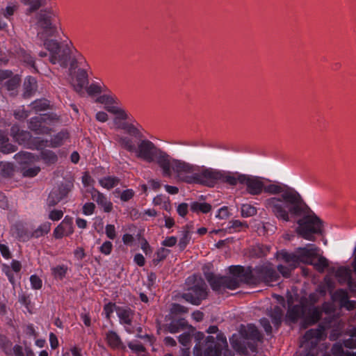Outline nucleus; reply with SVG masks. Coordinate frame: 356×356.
Wrapping results in <instances>:
<instances>
[{"label":"nucleus","instance_id":"f257e3e1","mask_svg":"<svg viewBox=\"0 0 356 356\" xmlns=\"http://www.w3.org/2000/svg\"><path fill=\"white\" fill-rule=\"evenodd\" d=\"M264 178L243 174L241 184L245 186L247 193L251 195H259L265 192L273 196L264 200L266 209L278 220L289 222V215H301L307 209L300 193L293 188L281 182L274 181L265 184Z\"/></svg>","mask_w":356,"mask_h":356},{"label":"nucleus","instance_id":"f03ea898","mask_svg":"<svg viewBox=\"0 0 356 356\" xmlns=\"http://www.w3.org/2000/svg\"><path fill=\"white\" fill-rule=\"evenodd\" d=\"M229 273L232 276H219L212 273L204 274L211 289L215 291H221L225 289L234 290L238 288L241 282L259 284H270L278 282L280 275L270 263L255 266L254 268H245L242 266H231Z\"/></svg>","mask_w":356,"mask_h":356},{"label":"nucleus","instance_id":"7ed1b4c3","mask_svg":"<svg viewBox=\"0 0 356 356\" xmlns=\"http://www.w3.org/2000/svg\"><path fill=\"white\" fill-rule=\"evenodd\" d=\"M136 156L147 163L155 162L161 169L163 177L171 178L179 161L158 147L148 139L138 141L135 151Z\"/></svg>","mask_w":356,"mask_h":356},{"label":"nucleus","instance_id":"20e7f679","mask_svg":"<svg viewBox=\"0 0 356 356\" xmlns=\"http://www.w3.org/2000/svg\"><path fill=\"white\" fill-rule=\"evenodd\" d=\"M220 170L202 168L196 165L179 161L173 177L179 181L186 184H198L208 187H214L219 184Z\"/></svg>","mask_w":356,"mask_h":356},{"label":"nucleus","instance_id":"39448f33","mask_svg":"<svg viewBox=\"0 0 356 356\" xmlns=\"http://www.w3.org/2000/svg\"><path fill=\"white\" fill-rule=\"evenodd\" d=\"M43 47L48 51H41L38 53L40 58H47L51 64L59 65L63 68H67L70 60V49L67 45L62 47L60 43L54 39H45Z\"/></svg>","mask_w":356,"mask_h":356},{"label":"nucleus","instance_id":"423d86ee","mask_svg":"<svg viewBox=\"0 0 356 356\" xmlns=\"http://www.w3.org/2000/svg\"><path fill=\"white\" fill-rule=\"evenodd\" d=\"M304 203H305L303 201ZM307 206L305 211L299 216L289 215L291 218L301 217L298 220L299 234L305 239L314 241V234H322V221Z\"/></svg>","mask_w":356,"mask_h":356},{"label":"nucleus","instance_id":"0eeeda50","mask_svg":"<svg viewBox=\"0 0 356 356\" xmlns=\"http://www.w3.org/2000/svg\"><path fill=\"white\" fill-rule=\"evenodd\" d=\"M204 350L202 353L200 344H196L193 348L194 356H221L225 349L223 356H232L227 349V339L222 333H218L215 339L213 336H208L205 339Z\"/></svg>","mask_w":356,"mask_h":356},{"label":"nucleus","instance_id":"6e6552de","mask_svg":"<svg viewBox=\"0 0 356 356\" xmlns=\"http://www.w3.org/2000/svg\"><path fill=\"white\" fill-rule=\"evenodd\" d=\"M243 335L242 339L232 343L234 349L244 356L257 353L258 343L261 341V336L257 328L254 325H249Z\"/></svg>","mask_w":356,"mask_h":356},{"label":"nucleus","instance_id":"1a4fd4ad","mask_svg":"<svg viewBox=\"0 0 356 356\" xmlns=\"http://www.w3.org/2000/svg\"><path fill=\"white\" fill-rule=\"evenodd\" d=\"M36 25L48 36H53L57 32V17L51 9L40 10L36 15Z\"/></svg>","mask_w":356,"mask_h":356},{"label":"nucleus","instance_id":"9d476101","mask_svg":"<svg viewBox=\"0 0 356 356\" xmlns=\"http://www.w3.org/2000/svg\"><path fill=\"white\" fill-rule=\"evenodd\" d=\"M207 286L202 279H199L183 293L182 297L187 302L194 305H199L207 298Z\"/></svg>","mask_w":356,"mask_h":356},{"label":"nucleus","instance_id":"9b49d317","mask_svg":"<svg viewBox=\"0 0 356 356\" xmlns=\"http://www.w3.org/2000/svg\"><path fill=\"white\" fill-rule=\"evenodd\" d=\"M54 120V117L50 114H41L31 118L28 122V127L36 134H49L51 129L49 127Z\"/></svg>","mask_w":356,"mask_h":356},{"label":"nucleus","instance_id":"f8f14e48","mask_svg":"<svg viewBox=\"0 0 356 356\" xmlns=\"http://www.w3.org/2000/svg\"><path fill=\"white\" fill-rule=\"evenodd\" d=\"M308 258L304 264L312 265L319 273H323L328 267V260L319 255L320 249L314 244H307Z\"/></svg>","mask_w":356,"mask_h":356},{"label":"nucleus","instance_id":"ddd939ff","mask_svg":"<svg viewBox=\"0 0 356 356\" xmlns=\"http://www.w3.org/2000/svg\"><path fill=\"white\" fill-rule=\"evenodd\" d=\"M307 245L304 248H298L294 253L288 252L286 250H281L278 257L284 260L292 268H296L300 263H304L308 258Z\"/></svg>","mask_w":356,"mask_h":356},{"label":"nucleus","instance_id":"4468645a","mask_svg":"<svg viewBox=\"0 0 356 356\" xmlns=\"http://www.w3.org/2000/svg\"><path fill=\"white\" fill-rule=\"evenodd\" d=\"M116 314L119 318V323L122 325L125 331L129 334L135 332V326L133 323L134 311L128 307H118Z\"/></svg>","mask_w":356,"mask_h":356},{"label":"nucleus","instance_id":"2eb2a0df","mask_svg":"<svg viewBox=\"0 0 356 356\" xmlns=\"http://www.w3.org/2000/svg\"><path fill=\"white\" fill-rule=\"evenodd\" d=\"M307 312V304L300 302L298 304H293L288 302V309L286 314V321L289 323H296L298 320L302 319L304 321V318Z\"/></svg>","mask_w":356,"mask_h":356},{"label":"nucleus","instance_id":"dca6fc26","mask_svg":"<svg viewBox=\"0 0 356 356\" xmlns=\"http://www.w3.org/2000/svg\"><path fill=\"white\" fill-rule=\"evenodd\" d=\"M0 348L6 356H25L23 346L13 345V342L5 335L0 334Z\"/></svg>","mask_w":356,"mask_h":356},{"label":"nucleus","instance_id":"f3484780","mask_svg":"<svg viewBox=\"0 0 356 356\" xmlns=\"http://www.w3.org/2000/svg\"><path fill=\"white\" fill-rule=\"evenodd\" d=\"M10 136L20 145L29 149V146L32 140V135L28 131L21 130L17 124L12 126L10 129Z\"/></svg>","mask_w":356,"mask_h":356},{"label":"nucleus","instance_id":"a211bd4d","mask_svg":"<svg viewBox=\"0 0 356 356\" xmlns=\"http://www.w3.org/2000/svg\"><path fill=\"white\" fill-rule=\"evenodd\" d=\"M243 174L235 171L220 170L219 174V184H225L230 186H236L241 183Z\"/></svg>","mask_w":356,"mask_h":356},{"label":"nucleus","instance_id":"6ab92c4d","mask_svg":"<svg viewBox=\"0 0 356 356\" xmlns=\"http://www.w3.org/2000/svg\"><path fill=\"white\" fill-rule=\"evenodd\" d=\"M322 314L323 312L319 307L307 305V312L304 321L302 322V327L306 328L316 323L321 318Z\"/></svg>","mask_w":356,"mask_h":356},{"label":"nucleus","instance_id":"aec40b11","mask_svg":"<svg viewBox=\"0 0 356 356\" xmlns=\"http://www.w3.org/2000/svg\"><path fill=\"white\" fill-rule=\"evenodd\" d=\"M74 232L72 219L65 216L63 221L55 228L54 236L56 238H62L64 236H70Z\"/></svg>","mask_w":356,"mask_h":356},{"label":"nucleus","instance_id":"412c9836","mask_svg":"<svg viewBox=\"0 0 356 356\" xmlns=\"http://www.w3.org/2000/svg\"><path fill=\"white\" fill-rule=\"evenodd\" d=\"M325 331V327L321 324L318 325L317 328L307 330L303 337L305 342L309 343L312 346H316L324 336Z\"/></svg>","mask_w":356,"mask_h":356},{"label":"nucleus","instance_id":"4be33fe9","mask_svg":"<svg viewBox=\"0 0 356 356\" xmlns=\"http://www.w3.org/2000/svg\"><path fill=\"white\" fill-rule=\"evenodd\" d=\"M118 127L136 138H141L143 136L141 132L142 126L133 117L130 119L129 122H124Z\"/></svg>","mask_w":356,"mask_h":356},{"label":"nucleus","instance_id":"5701e85b","mask_svg":"<svg viewBox=\"0 0 356 356\" xmlns=\"http://www.w3.org/2000/svg\"><path fill=\"white\" fill-rule=\"evenodd\" d=\"M90 194L92 200L96 202L104 212L109 213L112 211L113 203L104 194L94 188L91 189Z\"/></svg>","mask_w":356,"mask_h":356},{"label":"nucleus","instance_id":"b1692460","mask_svg":"<svg viewBox=\"0 0 356 356\" xmlns=\"http://www.w3.org/2000/svg\"><path fill=\"white\" fill-rule=\"evenodd\" d=\"M330 272L334 273L335 276L340 280L347 281L350 290L356 291V282L352 279L349 270L345 267H339L337 269L330 268Z\"/></svg>","mask_w":356,"mask_h":356},{"label":"nucleus","instance_id":"393cba45","mask_svg":"<svg viewBox=\"0 0 356 356\" xmlns=\"http://www.w3.org/2000/svg\"><path fill=\"white\" fill-rule=\"evenodd\" d=\"M76 83L74 84V89L76 92H81L83 88L88 85V74L85 69H79L76 74Z\"/></svg>","mask_w":356,"mask_h":356},{"label":"nucleus","instance_id":"a878e982","mask_svg":"<svg viewBox=\"0 0 356 356\" xmlns=\"http://www.w3.org/2000/svg\"><path fill=\"white\" fill-rule=\"evenodd\" d=\"M188 327V322L184 318L173 319L170 323L165 325V331L172 334L179 332Z\"/></svg>","mask_w":356,"mask_h":356},{"label":"nucleus","instance_id":"bb28decb","mask_svg":"<svg viewBox=\"0 0 356 356\" xmlns=\"http://www.w3.org/2000/svg\"><path fill=\"white\" fill-rule=\"evenodd\" d=\"M249 225L247 222L241 221L239 220H233L229 222L225 230L227 234H234L247 229Z\"/></svg>","mask_w":356,"mask_h":356},{"label":"nucleus","instance_id":"cd10ccee","mask_svg":"<svg viewBox=\"0 0 356 356\" xmlns=\"http://www.w3.org/2000/svg\"><path fill=\"white\" fill-rule=\"evenodd\" d=\"M106 339L108 345L112 348H120L122 346V340L115 331L109 330L107 332Z\"/></svg>","mask_w":356,"mask_h":356},{"label":"nucleus","instance_id":"c85d7f7f","mask_svg":"<svg viewBox=\"0 0 356 356\" xmlns=\"http://www.w3.org/2000/svg\"><path fill=\"white\" fill-rule=\"evenodd\" d=\"M97 102L104 104L105 106L111 104H120V99L112 93V92H109V93H105L104 95H100L97 99Z\"/></svg>","mask_w":356,"mask_h":356},{"label":"nucleus","instance_id":"c756f323","mask_svg":"<svg viewBox=\"0 0 356 356\" xmlns=\"http://www.w3.org/2000/svg\"><path fill=\"white\" fill-rule=\"evenodd\" d=\"M190 209L196 213H207L211 210V205L207 202H192L190 204Z\"/></svg>","mask_w":356,"mask_h":356},{"label":"nucleus","instance_id":"7c9ffc66","mask_svg":"<svg viewBox=\"0 0 356 356\" xmlns=\"http://www.w3.org/2000/svg\"><path fill=\"white\" fill-rule=\"evenodd\" d=\"M120 179L115 176H106L99 180V183L104 188L110 190L118 186Z\"/></svg>","mask_w":356,"mask_h":356},{"label":"nucleus","instance_id":"2f4dec72","mask_svg":"<svg viewBox=\"0 0 356 356\" xmlns=\"http://www.w3.org/2000/svg\"><path fill=\"white\" fill-rule=\"evenodd\" d=\"M24 96L30 97L37 90V81L34 77L27 76L24 83Z\"/></svg>","mask_w":356,"mask_h":356},{"label":"nucleus","instance_id":"473e14b6","mask_svg":"<svg viewBox=\"0 0 356 356\" xmlns=\"http://www.w3.org/2000/svg\"><path fill=\"white\" fill-rule=\"evenodd\" d=\"M68 271V268L65 264L58 265L56 266L51 268V275L56 280H63Z\"/></svg>","mask_w":356,"mask_h":356},{"label":"nucleus","instance_id":"72a5a7b5","mask_svg":"<svg viewBox=\"0 0 356 356\" xmlns=\"http://www.w3.org/2000/svg\"><path fill=\"white\" fill-rule=\"evenodd\" d=\"M68 137L69 134L67 131H60L49 140L50 147L54 148L60 147Z\"/></svg>","mask_w":356,"mask_h":356},{"label":"nucleus","instance_id":"f704fd0d","mask_svg":"<svg viewBox=\"0 0 356 356\" xmlns=\"http://www.w3.org/2000/svg\"><path fill=\"white\" fill-rule=\"evenodd\" d=\"M50 147L49 140L40 137H33L29 149L37 150H44V147Z\"/></svg>","mask_w":356,"mask_h":356},{"label":"nucleus","instance_id":"c9c22d12","mask_svg":"<svg viewBox=\"0 0 356 356\" xmlns=\"http://www.w3.org/2000/svg\"><path fill=\"white\" fill-rule=\"evenodd\" d=\"M15 234L19 241L26 242L31 238V232L24 227L23 225H17L15 227Z\"/></svg>","mask_w":356,"mask_h":356},{"label":"nucleus","instance_id":"e433bc0d","mask_svg":"<svg viewBox=\"0 0 356 356\" xmlns=\"http://www.w3.org/2000/svg\"><path fill=\"white\" fill-rule=\"evenodd\" d=\"M17 150L15 145L8 143V138L0 134V152L3 154H10Z\"/></svg>","mask_w":356,"mask_h":356},{"label":"nucleus","instance_id":"4c0bfd02","mask_svg":"<svg viewBox=\"0 0 356 356\" xmlns=\"http://www.w3.org/2000/svg\"><path fill=\"white\" fill-rule=\"evenodd\" d=\"M118 143L120 146L127 152L131 153L135 152L137 146L134 145L131 138L128 136H121L119 138Z\"/></svg>","mask_w":356,"mask_h":356},{"label":"nucleus","instance_id":"58836bf2","mask_svg":"<svg viewBox=\"0 0 356 356\" xmlns=\"http://www.w3.org/2000/svg\"><path fill=\"white\" fill-rule=\"evenodd\" d=\"M332 354L325 353L322 356H356L355 353L345 352L341 345L335 343L331 349Z\"/></svg>","mask_w":356,"mask_h":356},{"label":"nucleus","instance_id":"ea45409f","mask_svg":"<svg viewBox=\"0 0 356 356\" xmlns=\"http://www.w3.org/2000/svg\"><path fill=\"white\" fill-rule=\"evenodd\" d=\"M41 159L48 165L55 163L58 160L57 155L51 150L44 149L40 152Z\"/></svg>","mask_w":356,"mask_h":356},{"label":"nucleus","instance_id":"a19ab883","mask_svg":"<svg viewBox=\"0 0 356 356\" xmlns=\"http://www.w3.org/2000/svg\"><path fill=\"white\" fill-rule=\"evenodd\" d=\"M51 229V223L49 222H46L41 225H40L35 230L31 232V237L32 238H39L47 234Z\"/></svg>","mask_w":356,"mask_h":356},{"label":"nucleus","instance_id":"79ce46f5","mask_svg":"<svg viewBox=\"0 0 356 356\" xmlns=\"http://www.w3.org/2000/svg\"><path fill=\"white\" fill-rule=\"evenodd\" d=\"M333 299L336 301H339L342 305L343 303H349L350 300L348 293L346 290L343 289H337L332 296Z\"/></svg>","mask_w":356,"mask_h":356},{"label":"nucleus","instance_id":"37998d69","mask_svg":"<svg viewBox=\"0 0 356 356\" xmlns=\"http://www.w3.org/2000/svg\"><path fill=\"white\" fill-rule=\"evenodd\" d=\"M15 171L14 166L10 163L1 162L0 165V175L3 177H10Z\"/></svg>","mask_w":356,"mask_h":356},{"label":"nucleus","instance_id":"c03bdc74","mask_svg":"<svg viewBox=\"0 0 356 356\" xmlns=\"http://www.w3.org/2000/svg\"><path fill=\"white\" fill-rule=\"evenodd\" d=\"M31 106L36 113L44 111L49 108V102L45 99H37L32 102Z\"/></svg>","mask_w":356,"mask_h":356},{"label":"nucleus","instance_id":"a18cd8bd","mask_svg":"<svg viewBox=\"0 0 356 356\" xmlns=\"http://www.w3.org/2000/svg\"><path fill=\"white\" fill-rule=\"evenodd\" d=\"M257 209L254 206L249 204H243L241 207V214L243 218H248L256 215Z\"/></svg>","mask_w":356,"mask_h":356},{"label":"nucleus","instance_id":"49530a36","mask_svg":"<svg viewBox=\"0 0 356 356\" xmlns=\"http://www.w3.org/2000/svg\"><path fill=\"white\" fill-rule=\"evenodd\" d=\"M70 190H71L70 184H61L60 186H59L57 188H54L52 190V191L55 192V193H56V195L58 197H60L61 200H63L64 198H65L67 196Z\"/></svg>","mask_w":356,"mask_h":356},{"label":"nucleus","instance_id":"de8ad7c7","mask_svg":"<svg viewBox=\"0 0 356 356\" xmlns=\"http://www.w3.org/2000/svg\"><path fill=\"white\" fill-rule=\"evenodd\" d=\"M191 239V233L188 230L182 231L181 237L179 241V248L180 250H184Z\"/></svg>","mask_w":356,"mask_h":356},{"label":"nucleus","instance_id":"09e8293b","mask_svg":"<svg viewBox=\"0 0 356 356\" xmlns=\"http://www.w3.org/2000/svg\"><path fill=\"white\" fill-rule=\"evenodd\" d=\"M40 168L39 166L23 167L22 168V173L25 177H34L40 172Z\"/></svg>","mask_w":356,"mask_h":356},{"label":"nucleus","instance_id":"8fccbe9b","mask_svg":"<svg viewBox=\"0 0 356 356\" xmlns=\"http://www.w3.org/2000/svg\"><path fill=\"white\" fill-rule=\"evenodd\" d=\"M272 323L275 326L279 327L282 323V313L279 307H276L270 315Z\"/></svg>","mask_w":356,"mask_h":356},{"label":"nucleus","instance_id":"3c124183","mask_svg":"<svg viewBox=\"0 0 356 356\" xmlns=\"http://www.w3.org/2000/svg\"><path fill=\"white\" fill-rule=\"evenodd\" d=\"M115 193H120V198L122 202H128L132 199L135 195L133 189L129 188L120 192L119 188L115 190Z\"/></svg>","mask_w":356,"mask_h":356},{"label":"nucleus","instance_id":"603ef678","mask_svg":"<svg viewBox=\"0 0 356 356\" xmlns=\"http://www.w3.org/2000/svg\"><path fill=\"white\" fill-rule=\"evenodd\" d=\"M170 253V250L164 248H159L156 252V257L153 259L155 265L165 259Z\"/></svg>","mask_w":356,"mask_h":356},{"label":"nucleus","instance_id":"864d4df0","mask_svg":"<svg viewBox=\"0 0 356 356\" xmlns=\"http://www.w3.org/2000/svg\"><path fill=\"white\" fill-rule=\"evenodd\" d=\"M343 344L348 348H356V327L350 332V337L343 341Z\"/></svg>","mask_w":356,"mask_h":356},{"label":"nucleus","instance_id":"5fc2aeb1","mask_svg":"<svg viewBox=\"0 0 356 356\" xmlns=\"http://www.w3.org/2000/svg\"><path fill=\"white\" fill-rule=\"evenodd\" d=\"M118 306H116L115 303L108 302L104 306L103 314H105V317L107 320H110L112 314L115 312Z\"/></svg>","mask_w":356,"mask_h":356},{"label":"nucleus","instance_id":"6e6d98bb","mask_svg":"<svg viewBox=\"0 0 356 356\" xmlns=\"http://www.w3.org/2000/svg\"><path fill=\"white\" fill-rule=\"evenodd\" d=\"M128 347L135 353L140 354L145 352V348L140 342L131 341L128 343Z\"/></svg>","mask_w":356,"mask_h":356},{"label":"nucleus","instance_id":"4d7b16f0","mask_svg":"<svg viewBox=\"0 0 356 356\" xmlns=\"http://www.w3.org/2000/svg\"><path fill=\"white\" fill-rule=\"evenodd\" d=\"M86 91L90 95L101 94L100 83L93 82L90 86H87Z\"/></svg>","mask_w":356,"mask_h":356},{"label":"nucleus","instance_id":"13d9d810","mask_svg":"<svg viewBox=\"0 0 356 356\" xmlns=\"http://www.w3.org/2000/svg\"><path fill=\"white\" fill-rule=\"evenodd\" d=\"M31 288L34 290H39L42 286V281L37 275H32L30 277Z\"/></svg>","mask_w":356,"mask_h":356},{"label":"nucleus","instance_id":"bf43d9fd","mask_svg":"<svg viewBox=\"0 0 356 356\" xmlns=\"http://www.w3.org/2000/svg\"><path fill=\"white\" fill-rule=\"evenodd\" d=\"M295 268H292L291 266H286L282 264L277 266V273L282 274L284 277H289L291 275V270Z\"/></svg>","mask_w":356,"mask_h":356},{"label":"nucleus","instance_id":"052dcab7","mask_svg":"<svg viewBox=\"0 0 356 356\" xmlns=\"http://www.w3.org/2000/svg\"><path fill=\"white\" fill-rule=\"evenodd\" d=\"M60 197H58L55 192H53L52 191L49 193L48 198H47V204L49 207H54L56 205L58 202L61 201Z\"/></svg>","mask_w":356,"mask_h":356},{"label":"nucleus","instance_id":"680f3d73","mask_svg":"<svg viewBox=\"0 0 356 356\" xmlns=\"http://www.w3.org/2000/svg\"><path fill=\"white\" fill-rule=\"evenodd\" d=\"M112 250L113 243L109 241L104 242L99 248V251L104 255H109L111 253Z\"/></svg>","mask_w":356,"mask_h":356},{"label":"nucleus","instance_id":"e2e57ef3","mask_svg":"<svg viewBox=\"0 0 356 356\" xmlns=\"http://www.w3.org/2000/svg\"><path fill=\"white\" fill-rule=\"evenodd\" d=\"M191 334L189 332H184L178 337L179 342L184 346H188L191 341Z\"/></svg>","mask_w":356,"mask_h":356},{"label":"nucleus","instance_id":"0e129e2a","mask_svg":"<svg viewBox=\"0 0 356 356\" xmlns=\"http://www.w3.org/2000/svg\"><path fill=\"white\" fill-rule=\"evenodd\" d=\"M95 207V204L93 202L84 204L82 208L83 213L86 216H90L94 213Z\"/></svg>","mask_w":356,"mask_h":356},{"label":"nucleus","instance_id":"69168bd1","mask_svg":"<svg viewBox=\"0 0 356 356\" xmlns=\"http://www.w3.org/2000/svg\"><path fill=\"white\" fill-rule=\"evenodd\" d=\"M105 233L106 236L111 240L116 237L115 227L113 225L108 224L105 227Z\"/></svg>","mask_w":356,"mask_h":356},{"label":"nucleus","instance_id":"338daca9","mask_svg":"<svg viewBox=\"0 0 356 356\" xmlns=\"http://www.w3.org/2000/svg\"><path fill=\"white\" fill-rule=\"evenodd\" d=\"M115 115H116V117L115 118V122L118 120H130V119H131V117L130 116V115H129L125 110H124L121 108H120V109H119V111L118 112V113Z\"/></svg>","mask_w":356,"mask_h":356},{"label":"nucleus","instance_id":"774afa93","mask_svg":"<svg viewBox=\"0 0 356 356\" xmlns=\"http://www.w3.org/2000/svg\"><path fill=\"white\" fill-rule=\"evenodd\" d=\"M63 216V212L61 210L54 209L49 213V218L53 221H57L61 219Z\"/></svg>","mask_w":356,"mask_h":356}]
</instances>
